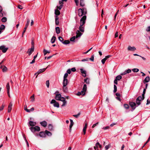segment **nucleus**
Masks as SVG:
<instances>
[{
  "instance_id": "nucleus-1",
  "label": "nucleus",
  "mask_w": 150,
  "mask_h": 150,
  "mask_svg": "<svg viewBox=\"0 0 150 150\" xmlns=\"http://www.w3.org/2000/svg\"><path fill=\"white\" fill-rule=\"evenodd\" d=\"M86 18V16H83L80 19V25L79 27V29L81 32H84V27L83 26V25L85 23Z\"/></svg>"
},
{
  "instance_id": "nucleus-2",
  "label": "nucleus",
  "mask_w": 150,
  "mask_h": 150,
  "mask_svg": "<svg viewBox=\"0 0 150 150\" xmlns=\"http://www.w3.org/2000/svg\"><path fill=\"white\" fill-rule=\"evenodd\" d=\"M86 8H79L78 10V15L79 16H81L83 15L86 16Z\"/></svg>"
},
{
  "instance_id": "nucleus-3",
  "label": "nucleus",
  "mask_w": 150,
  "mask_h": 150,
  "mask_svg": "<svg viewBox=\"0 0 150 150\" xmlns=\"http://www.w3.org/2000/svg\"><path fill=\"white\" fill-rule=\"evenodd\" d=\"M68 76V74L67 73H65L64 76L63 80V85L64 86H66L67 84L68 80L67 78Z\"/></svg>"
},
{
  "instance_id": "nucleus-4",
  "label": "nucleus",
  "mask_w": 150,
  "mask_h": 150,
  "mask_svg": "<svg viewBox=\"0 0 150 150\" xmlns=\"http://www.w3.org/2000/svg\"><path fill=\"white\" fill-rule=\"evenodd\" d=\"M30 22V20L29 19H27V22L25 24V27L24 28V29L22 33V37H23L24 33L25 32V31L29 24Z\"/></svg>"
},
{
  "instance_id": "nucleus-5",
  "label": "nucleus",
  "mask_w": 150,
  "mask_h": 150,
  "mask_svg": "<svg viewBox=\"0 0 150 150\" xmlns=\"http://www.w3.org/2000/svg\"><path fill=\"white\" fill-rule=\"evenodd\" d=\"M102 148V146L99 142H97L94 146V149L97 150H100Z\"/></svg>"
},
{
  "instance_id": "nucleus-6",
  "label": "nucleus",
  "mask_w": 150,
  "mask_h": 150,
  "mask_svg": "<svg viewBox=\"0 0 150 150\" xmlns=\"http://www.w3.org/2000/svg\"><path fill=\"white\" fill-rule=\"evenodd\" d=\"M129 104L133 110H134L137 106H136V103L134 102H130L129 103Z\"/></svg>"
},
{
  "instance_id": "nucleus-7",
  "label": "nucleus",
  "mask_w": 150,
  "mask_h": 150,
  "mask_svg": "<svg viewBox=\"0 0 150 150\" xmlns=\"http://www.w3.org/2000/svg\"><path fill=\"white\" fill-rule=\"evenodd\" d=\"M34 51V45H33L31 47L30 49H28V50L27 51V53H28V54L29 55H30Z\"/></svg>"
},
{
  "instance_id": "nucleus-8",
  "label": "nucleus",
  "mask_w": 150,
  "mask_h": 150,
  "mask_svg": "<svg viewBox=\"0 0 150 150\" xmlns=\"http://www.w3.org/2000/svg\"><path fill=\"white\" fill-rule=\"evenodd\" d=\"M8 49V48H6L4 45L0 46V50H1L3 53L6 52Z\"/></svg>"
},
{
  "instance_id": "nucleus-9",
  "label": "nucleus",
  "mask_w": 150,
  "mask_h": 150,
  "mask_svg": "<svg viewBox=\"0 0 150 150\" xmlns=\"http://www.w3.org/2000/svg\"><path fill=\"white\" fill-rule=\"evenodd\" d=\"M111 57V55H108L105 57L101 60V62L103 64H104L107 59Z\"/></svg>"
},
{
  "instance_id": "nucleus-10",
  "label": "nucleus",
  "mask_w": 150,
  "mask_h": 150,
  "mask_svg": "<svg viewBox=\"0 0 150 150\" xmlns=\"http://www.w3.org/2000/svg\"><path fill=\"white\" fill-rule=\"evenodd\" d=\"M127 50L128 51H134L136 50V48L134 46L131 47L130 46H129L127 48Z\"/></svg>"
},
{
  "instance_id": "nucleus-11",
  "label": "nucleus",
  "mask_w": 150,
  "mask_h": 150,
  "mask_svg": "<svg viewBox=\"0 0 150 150\" xmlns=\"http://www.w3.org/2000/svg\"><path fill=\"white\" fill-rule=\"evenodd\" d=\"M39 136L42 138H45L46 137L45 133L43 132H40L39 134Z\"/></svg>"
},
{
  "instance_id": "nucleus-12",
  "label": "nucleus",
  "mask_w": 150,
  "mask_h": 150,
  "mask_svg": "<svg viewBox=\"0 0 150 150\" xmlns=\"http://www.w3.org/2000/svg\"><path fill=\"white\" fill-rule=\"evenodd\" d=\"M80 71L81 73L82 74V76L84 77H86V71L83 69H81Z\"/></svg>"
},
{
  "instance_id": "nucleus-13",
  "label": "nucleus",
  "mask_w": 150,
  "mask_h": 150,
  "mask_svg": "<svg viewBox=\"0 0 150 150\" xmlns=\"http://www.w3.org/2000/svg\"><path fill=\"white\" fill-rule=\"evenodd\" d=\"M12 103L11 102L9 104V105H8V112H10L11 110H12Z\"/></svg>"
},
{
  "instance_id": "nucleus-14",
  "label": "nucleus",
  "mask_w": 150,
  "mask_h": 150,
  "mask_svg": "<svg viewBox=\"0 0 150 150\" xmlns=\"http://www.w3.org/2000/svg\"><path fill=\"white\" fill-rule=\"evenodd\" d=\"M70 124L69 126V131L70 132H71L72 127L73 126L74 123L72 120L70 119Z\"/></svg>"
},
{
  "instance_id": "nucleus-15",
  "label": "nucleus",
  "mask_w": 150,
  "mask_h": 150,
  "mask_svg": "<svg viewBox=\"0 0 150 150\" xmlns=\"http://www.w3.org/2000/svg\"><path fill=\"white\" fill-rule=\"evenodd\" d=\"M76 38H77L79 37H80L82 35V33L80 32L79 30H77L76 32Z\"/></svg>"
},
{
  "instance_id": "nucleus-16",
  "label": "nucleus",
  "mask_w": 150,
  "mask_h": 150,
  "mask_svg": "<svg viewBox=\"0 0 150 150\" xmlns=\"http://www.w3.org/2000/svg\"><path fill=\"white\" fill-rule=\"evenodd\" d=\"M29 124L30 126L33 127L36 125V123L35 122L30 121L29 122Z\"/></svg>"
},
{
  "instance_id": "nucleus-17",
  "label": "nucleus",
  "mask_w": 150,
  "mask_h": 150,
  "mask_svg": "<svg viewBox=\"0 0 150 150\" xmlns=\"http://www.w3.org/2000/svg\"><path fill=\"white\" fill-rule=\"evenodd\" d=\"M62 95L60 94H57L56 95L55 99L57 100H59L61 98Z\"/></svg>"
},
{
  "instance_id": "nucleus-18",
  "label": "nucleus",
  "mask_w": 150,
  "mask_h": 150,
  "mask_svg": "<svg viewBox=\"0 0 150 150\" xmlns=\"http://www.w3.org/2000/svg\"><path fill=\"white\" fill-rule=\"evenodd\" d=\"M40 124L44 127H46L47 125V122L45 121L41 122L40 123Z\"/></svg>"
},
{
  "instance_id": "nucleus-19",
  "label": "nucleus",
  "mask_w": 150,
  "mask_h": 150,
  "mask_svg": "<svg viewBox=\"0 0 150 150\" xmlns=\"http://www.w3.org/2000/svg\"><path fill=\"white\" fill-rule=\"evenodd\" d=\"M87 123H86L85 125V126L83 128V134H85L86 133V129L87 127Z\"/></svg>"
},
{
  "instance_id": "nucleus-20",
  "label": "nucleus",
  "mask_w": 150,
  "mask_h": 150,
  "mask_svg": "<svg viewBox=\"0 0 150 150\" xmlns=\"http://www.w3.org/2000/svg\"><path fill=\"white\" fill-rule=\"evenodd\" d=\"M55 24L57 25H58L59 24V17L57 16H56L55 17Z\"/></svg>"
},
{
  "instance_id": "nucleus-21",
  "label": "nucleus",
  "mask_w": 150,
  "mask_h": 150,
  "mask_svg": "<svg viewBox=\"0 0 150 150\" xmlns=\"http://www.w3.org/2000/svg\"><path fill=\"white\" fill-rule=\"evenodd\" d=\"M150 81V78L149 76H147L145 79L144 81V83H147L149 82Z\"/></svg>"
},
{
  "instance_id": "nucleus-22",
  "label": "nucleus",
  "mask_w": 150,
  "mask_h": 150,
  "mask_svg": "<svg viewBox=\"0 0 150 150\" xmlns=\"http://www.w3.org/2000/svg\"><path fill=\"white\" fill-rule=\"evenodd\" d=\"M56 38L54 36H53L51 40V42L52 43H53L54 42L55 40H56Z\"/></svg>"
},
{
  "instance_id": "nucleus-23",
  "label": "nucleus",
  "mask_w": 150,
  "mask_h": 150,
  "mask_svg": "<svg viewBox=\"0 0 150 150\" xmlns=\"http://www.w3.org/2000/svg\"><path fill=\"white\" fill-rule=\"evenodd\" d=\"M45 134H47L48 136H51L52 135L51 133L47 130L45 131Z\"/></svg>"
},
{
  "instance_id": "nucleus-24",
  "label": "nucleus",
  "mask_w": 150,
  "mask_h": 150,
  "mask_svg": "<svg viewBox=\"0 0 150 150\" xmlns=\"http://www.w3.org/2000/svg\"><path fill=\"white\" fill-rule=\"evenodd\" d=\"M80 5L82 7L84 6H85V4L84 3V0H80Z\"/></svg>"
},
{
  "instance_id": "nucleus-25",
  "label": "nucleus",
  "mask_w": 150,
  "mask_h": 150,
  "mask_svg": "<svg viewBox=\"0 0 150 150\" xmlns=\"http://www.w3.org/2000/svg\"><path fill=\"white\" fill-rule=\"evenodd\" d=\"M55 30L57 34H58L60 33V30L59 27H56Z\"/></svg>"
},
{
  "instance_id": "nucleus-26",
  "label": "nucleus",
  "mask_w": 150,
  "mask_h": 150,
  "mask_svg": "<svg viewBox=\"0 0 150 150\" xmlns=\"http://www.w3.org/2000/svg\"><path fill=\"white\" fill-rule=\"evenodd\" d=\"M70 43V42L69 40H65L64 41H63L62 43L64 45H67L69 44Z\"/></svg>"
},
{
  "instance_id": "nucleus-27",
  "label": "nucleus",
  "mask_w": 150,
  "mask_h": 150,
  "mask_svg": "<svg viewBox=\"0 0 150 150\" xmlns=\"http://www.w3.org/2000/svg\"><path fill=\"white\" fill-rule=\"evenodd\" d=\"M24 109L26 112H30L29 110L27 108V106L26 105H24Z\"/></svg>"
},
{
  "instance_id": "nucleus-28",
  "label": "nucleus",
  "mask_w": 150,
  "mask_h": 150,
  "mask_svg": "<svg viewBox=\"0 0 150 150\" xmlns=\"http://www.w3.org/2000/svg\"><path fill=\"white\" fill-rule=\"evenodd\" d=\"M46 69L45 68H43L39 69L38 71V74H39L43 72V71H44Z\"/></svg>"
},
{
  "instance_id": "nucleus-29",
  "label": "nucleus",
  "mask_w": 150,
  "mask_h": 150,
  "mask_svg": "<svg viewBox=\"0 0 150 150\" xmlns=\"http://www.w3.org/2000/svg\"><path fill=\"white\" fill-rule=\"evenodd\" d=\"M30 98L31 99L30 101L32 102H34L35 101V99L34 94H33L32 96H31Z\"/></svg>"
},
{
  "instance_id": "nucleus-30",
  "label": "nucleus",
  "mask_w": 150,
  "mask_h": 150,
  "mask_svg": "<svg viewBox=\"0 0 150 150\" xmlns=\"http://www.w3.org/2000/svg\"><path fill=\"white\" fill-rule=\"evenodd\" d=\"M144 97H143L142 96V97L141 96H139L136 99L137 100H139V101H141V100H143L144 99Z\"/></svg>"
},
{
  "instance_id": "nucleus-31",
  "label": "nucleus",
  "mask_w": 150,
  "mask_h": 150,
  "mask_svg": "<svg viewBox=\"0 0 150 150\" xmlns=\"http://www.w3.org/2000/svg\"><path fill=\"white\" fill-rule=\"evenodd\" d=\"M63 91L65 93L67 92L68 91L67 88L66 86H63Z\"/></svg>"
},
{
  "instance_id": "nucleus-32",
  "label": "nucleus",
  "mask_w": 150,
  "mask_h": 150,
  "mask_svg": "<svg viewBox=\"0 0 150 150\" xmlns=\"http://www.w3.org/2000/svg\"><path fill=\"white\" fill-rule=\"evenodd\" d=\"M34 127L36 131H40V128L39 126H35Z\"/></svg>"
},
{
  "instance_id": "nucleus-33",
  "label": "nucleus",
  "mask_w": 150,
  "mask_h": 150,
  "mask_svg": "<svg viewBox=\"0 0 150 150\" xmlns=\"http://www.w3.org/2000/svg\"><path fill=\"white\" fill-rule=\"evenodd\" d=\"M55 14L56 15H59L60 14V12L58 10H55Z\"/></svg>"
},
{
  "instance_id": "nucleus-34",
  "label": "nucleus",
  "mask_w": 150,
  "mask_h": 150,
  "mask_svg": "<svg viewBox=\"0 0 150 150\" xmlns=\"http://www.w3.org/2000/svg\"><path fill=\"white\" fill-rule=\"evenodd\" d=\"M5 27L4 25H1L0 26V30H1V31H2L3 30L5 29Z\"/></svg>"
},
{
  "instance_id": "nucleus-35",
  "label": "nucleus",
  "mask_w": 150,
  "mask_h": 150,
  "mask_svg": "<svg viewBox=\"0 0 150 150\" xmlns=\"http://www.w3.org/2000/svg\"><path fill=\"white\" fill-rule=\"evenodd\" d=\"M122 77L121 75H119L117 76L116 77V79L119 81L122 79Z\"/></svg>"
},
{
  "instance_id": "nucleus-36",
  "label": "nucleus",
  "mask_w": 150,
  "mask_h": 150,
  "mask_svg": "<svg viewBox=\"0 0 150 150\" xmlns=\"http://www.w3.org/2000/svg\"><path fill=\"white\" fill-rule=\"evenodd\" d=\"M53 105L54 107H56L58 108H59V103L56 102Z\"/></svg>"
},
{
  "instance_id": "nucleus-37",
  "label": "nucleus",
  "mask_w": 150,
  "mask_h": 150,
  "mask_svg": "<svg viewBox=\"0 0 150 150\" xmlns=\"http://www.w3.org/2000/svg\"><path fill=\"white\" fill-rule=\"evenodd\" d=\"M84 81L87 84H89V79L88 78L85 79Z\"/></svg>"
},
{
  "instance_id": "nucleus-38",
  "label": "nucleus",
  "mask_w": 150,
  "mask_h": 150,
  "mask_svg": "<svg viewBox=\"0 0 150 150\" xmlns=\"http://www.w3.org/2000/svg\"><path fill=\"white\" fill-rule=\"evenodd\" d=\"M43 52L44 54V55H45L47 53H50V51H49L47 50H45V49H44L43 50Z\"/></svg>"
},
{
  "instance_id": "nucleus-39",
  "label": "nucleus",
  "mask_w": 150,
  "mask_h": 150,
  "mask_svg": "<svg viewBox=\"0 0 150 150\" xmlns=\"http://www.w3.org/2000/svg\"><path fill=\"white\" fill-rule=\"evenodd\" d=\"M48 129L50 130H52L53 129V126H52V125L51 124H49L48 125Z\"/></svg>"
},
{
  "instance_id": "nucleus-40",
  "label": "nucleus",
  "mask_w": 150,
  "mask_h": 150,
  "mask_svg": "<svg viewBox=\"0 0 150 150\" xmlns=\"http://www.w3.org/2000/svg\"><path fill=\"white\" fill-rule=\"evenodd\" d=\"M6 89H7V91H9L10 89V87L9 86V83H8L6 86Z\"/></svg>"
},
{
  "instance_id": "nucleus-41",
  "label": "nucleus",
  "mask_w": 150,
  "mask_h": 150,
  "mask_svg": "<svg viewBox=\"0 0 150 150\" xmlns=\"http://www.w3.org/2000/svg\"><path fill=\"white\" fill-rule=\"evenodd\" d=\"M1 21L3 22H5L7 21V18L5 17H4L1 19Z\"/></svg>"
},
{
  "instance_id": "nucleus-42",
  "label": "nucleus",
  "mask_w": 150,
  "mask_h": 150,
  "mask_svg": "<svg viewBox=\"0 0 150 150\" xmlns=\"http://www.w3.org/2000/svg\"><path fill=\"white\" fill-rule=\"evenodd\" d=\"M82 90L85 92L87 90V86L86 84H84V85Z\"/></svg>"
},
{
  "instance_id": "nucleus-43",
  "label": "nucleus",
  "mask_w": 150,
  "mask_h": 150,
  "mask_svg": "<svg viewBox=\"0 0 150 150\" xmlns=\"http://www.w3.org/2000/svg\"><path fill=\"white\" fill-rule=\"evenodd\" d=\"M76 38V36H74L70 39V41L72 42H74Z\"/></svg>"
},
{
  "instance_id": "nucleus-44",
  "label": "nucleus",
  "mask_w": 150,
  "mask_h": 150,
  "mask_svg": "<svg viewBox=\"0 0 150 150\" xmlns=\"http://www.w3.org/2000/svg\"><path fill=\"white\" fill-rule=\"evenodd\" d=\"M132 71L134 72H137L139 71V69L137 68H134V69H132Z\"/></svg>"
},
{
  "instance_id": "nucleus-45",
  "label": "nucleus",
  "mask_w": 150,
  "mask_h": 150,
  "mask_svg": "<svg viewBox=\"0 0 150 150\" xmlns=\"http://www.w3.org/2000/svg\"><path fill=\"white\" fill-rule=\"evenodd\" d=\"M81 114L80 112H79L77 115H73V116L76 118H77L80 116Z\"/></svg>"
},
{
  "instance_id": "nucleus-46",
  "label": "nucleus",
  "mask_w": 150,
  "mask_h": 150,
  "mask_svg": "<svg viewBox=\"0 0 150 150\" xmlns=\"http://www.w3.org/2000/svg\"><path fill=\"white\" fill-rule=\"evenodd\" d=\"M58 39L62 43V42L63 41L64 39L61 36H59L58 37Z\"/></svg>"
},
{
  "instance_id": "nucleus-47",
  "label": "nucleus",
  "mask_w": 150,
  "mask_h": 150,
  "mask_svg": "<svg viewBox=\"0 0 150 150\" xmlns=\"http://www.w3.org/2000/svg\"><path fill=\"white\" fill-rule=\"evenodd\" d=\"M136 103L137 104V106L138 105H139L141 104L140 101L139 100H137L136 99Z\"/></svg>"
},
{
  "instance_id": "nucleus-48",
  "label": "nucleus",
  "mask_w": 150,
  "mask_h": 150,
  "mask_svg": "<svg viewBox=\"0 0 150 150\" xmlns=\"http://www.w3.org/2000/svg\"><path fill=\"white\" fill-rule=\"evenodd\" d=\"M114 90L113 92L114 93L116 92L117 91V88L116 86L114 85Z\"/></svg>"
},
{
  "instance_id": "nucleus-49",
  "label": "nucleus",
  "mask_w": 150,
  "mask_h": 150,
  "mask_svg": "<svg viewBox=\"0 0 150 150\" xmlns=\"http://www.w3.org/2000/svg\"><path fill=\"white\" fill-rule=\"evenodd\" d=\"M124 108L126 109H128L129 108V106L127 104H124Z\"/></svg>"
},
{
  "instance_id": "nucleus-50",
  "label": "nucleus",
  "mask_w": 150,
  "mask_h": 150,
  "mask_svg": "<svg viewBox=\"0 0 150 150\" xmlns=\"http://www.w3.org/2000/svg\"><path fill=\"white\" fill-rule=\"evenodd\" d=\"M30 129L31 131L33 132H34L35 131H36L34 127H30Z\"/></svg>"
},
{
  "instance_id": "nucleus-51",
  "label": "nucleus",
  "mask_w": 150,
  "mask_h": 150,
  "mask_svg": "<svg viewBox=\"0 0 150 150\" xmlns=\"http://www.w3.org/2000/svg\"><path fill=\"white\" fill-rule=\"evenodd\" d=\"M60 100L63 102L65 100V99L64 97H61V98L60 99V100Z\"/></svg>"
},
{
  "instance_id": "nucleus-52",
  "label": "nucleus",
  "mask_w": 150,
  "mask_h": 150,
  "mask_svg": "<svg viewBox=\"0 0 150 150\" xmlns=\"http://www.w3.org/2000/svg\"><path fill=\"white\" fill-rule=\"evenodd\" d=\"M46 85L47 88L49 87L50 83L49 80H47L46 81Z\"/></svg>"
},
{
  "instance_id": "nucleus-53",
  "label": "nucleus",
  "mask_w": 150,
  "mask_h": 150,
  "mask_svg": "<svg viewBox=\"0 0 150 150\" xmlns=\"http://www.w3.org/2000/svg\"><path fill=\"white\" fill-rule=\"evenodd\" d=\"M146 91V89L144 88V89L143 93L142 94V96L143 97H144V95Z\"/></svg>"
},
{
  "instance_id": "nucleus-54",
  "label": "nucleus",
  "mask_w": 150,
  "mask_h": 150,
  "mask_svg": "<svg viewBox=\"0 0 150 150\" xmlns=\"http://www.w3.org/2000/svg\"><path fill=\"white\" fill-rule=\"evenodd\" d=\"M67 101H66V100H65L64 101H63V103H62V106H65L66 104H67Z\"/></svg>"
},
{
  "instance_id": "nucleus-55",
  "label": "nucleus",
  "mask_w": 150,
  "mask_h": 150,
  "mask_svg": "<svg viewBox=\"0 0 150 150\" xmlns=\"http://www.w3.org/2000/svg\"><path fill=\"white\" fill-rule=\"evenodd\" d=\"M85 91H83V90L82 91H81L80 92L81 94L82 95H84L85 93Z\"/></svg>"
},
{
  "instance_id": "nucleus-56",
  "label": "nucleus",
  "mask_w": 150,
  "mask_h": 150,
  "mask_svg": "<svg viewBox=\"0 0 150 150\" xmlns=\"http://www.w3.org/2000/svg\"><path fill=\"white\" fill-rule=\"evenodd\" d=\"M67 73H67L68 74H70L71 72V70L70 69H68L67 71Z\"/></svg>"
},
{
  "instance_id": "nucleus-57",
  "label": "nucleus",
  "mask_w": 150,
  "mask_h": 150,
  "mask_svg": "<svg viewBox=\"0 0 150 150\" xmlns=\"http://www.w3.org/2000/svg\"><path fill=\"white\" fill-rule=\"evenodd\" d=\"M56 101L54 99H52V100L50 103L51 104L54 103V104L56 102Z\"/></svg>"
},
{
  "instance_id": "nucleus-58",
  "label": "nucleus",
  "mask_w": 150,
  "mask_h": 150,
  "mask_svg": "<svg viewBox=\"0 0 150 150\" xmlns=\"http://www.w3.org/2000/svg\"><path fill=\"white\" fill-rule=\"evenodd\" d=\"M89 60H90L92 61H93L94 60V55H92L90 58H89Z\"/></svg>"
},
{
  "instance_id": "nucleus-59",
  "label": "nucleus",
  "mask_w": 150,
  "mask_h": 150,
  "mask_svg": "<svg viewBox=\"0 0 150 150\" xmlns=\"http://www.w3.org/2000/svg\"><path fill=\"white\" fill-rule=\"evenodd\" d=\"M71 69V71H72L73 72H75L76 71V69L75 67H73Z\"/></svg>"
},
{
  "instance_id": "nucleus-60",
  "label": "nucleus",
  "mask_w": 150,
  "mask_h": 150,
  "mask_svg": "<svg viewBox=\"0 0 150 150\" xmlns=\"http://www.w3.org/2000/svg\"><path fill=\"white\" fill-rule=\"evenodd\" d=\"M7 69V68L5 66H4V68L2 69V71L3 72H4L6 71Z\"/></svg>"
},
{
  "instance_id": "nucleus-61",
  "label": "nucleus",
  "mask_w": 150,
  "mask_h": 150,
  "mask_svg": "<svg viewBox=\"0 0 150 150\" xmlns=\"http://www.w3.org/2000/svg\"><path fill=\"white\" fill-rule=\"evenodd\" d=\"M126 72L127 73H129L131 72V70L130 69H129L127 70H125Z\"/></svg>"
},
{
  "instance_id": "nucleus-62",
  "label": "nucleus",
  "mask_w": 150,
  "mask_h": 150,
  "mask_svg": "<svg viewBox=\"0 0 150 150\" xmlns=\"http://www.w3.org/2000/svg\"><path fill=\"white\" fill-rule=\"evenodd\" d=\"M74 1L75 3H76V6H78L79 5V0H74Z\"/></svg>"
},
{
  "instance_id": "nucleus-63",
  "label": "nucleus",
  "mask_w": 150,
  "mask_h": 150,
  "mask_svg": "<svg viewBox=\"0 0 150 150\" xmlns=\"http://www.w3.org/2000/svg\"><path fill=\"white\" fill-rule=\"evenodd\" d=\"M118 31H117L115 34V38H117L118 37Z\"/></svg>"
},
{
  "instance_id": "nucleus-64",
  "label": "nucleus",
  "mask_w": 150,
  "mask_h": 150,
  "mask_svg": "<svg viewBox=\"0 0 150 150\" xmlns=\"http://www.w3.org/2000/svg\"><path fill=\"white\" fill-rule=\"evenodd\" d=\"M18 8L20 9H22L23 8L22 7V6L20 5H18Z\"/></svg>"
}]
</instances>
